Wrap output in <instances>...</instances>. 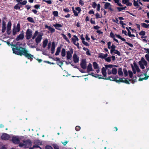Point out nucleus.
<instances>
[{
	"label": "nucleus",
	"mask_w": 149,
	"mask_h": 149,
	"mask_svg": "<svg viewBox=\"0 0 149 149\" xmlns=\"http://www.w3.org/2000/svg\"><path fill=\"white\" fill-rule=\"evenodd\" d=\"M122 3L127 6H131L132 5V3L130 2L129 0H123Z\"/></svg>",
	"instance_id": "nucleus-17"
},
{
	"label": "nucleus",
	"mask_w": 149,
	"mask_h": 149,
	"mask_svg": "<svg viewBox=\"0 0 149 149\" xmlns=\"http://www.w3.org/2000/svg\"><path fill=\"white\" fill-rule=\"evenodd\" d=\"M118 78V77H114L113 76H109L108 77H106L105 78L99 77V79H103L105 80H109L111 81H114L116 82V79H117V78Z\"/></svg>",
	"instance_id": "nucleus-10"
},
{
	"label": "nucleus",
	"mask_w": 149,
	"mask_h": 149,
	"mask_svg": "<svg viewBox=\"0 0 149 149\" xmlns=\"http://www.w3.org/2000/svg\"><path fill=\"white\" fill-rule=\"evenodd\" d=\"M54 26L56 29L60 31L61 30V29L59 28L62 27V25L61 24L56 23L54 25Z\"/></svg>",
	"instance_id": "nucleus-21"
},
{
	"label": "nucleus",
	"mask_w": 149,
	"mask_h": 149,
	"mask_svg": "<svg viewBox=\"0 0 149 149\" xmlns=\"http://www.w3.org/2000/svg\"><path fill=\"white\" fill-rule=\"evenodd\" d=\"M139 34L140 36H144L146 34V32L145 31L142 30L139 33Z\"/></svg>",
	"instance_id": "nucleus-41"
},
{
	"label": "nucleus",
	"mask_w": 149,
	"mask_h": 149,
	"mask_svg": "<svg viewBox=\"0 0 149 149\" xmlns=\"http://www.w3.org/2000/svg\"><path fill=\"white\" fill-rule=\"evenodd\" d=\"M113 52L114 54H116L118 56H120V52L117 50L115 49L114 50H113Z\"/></svg>",
	"instance_id": "nucleus-40"
},
{
	"label": "nucleus",
	"mask_w": 149,
	"mask_h": 149,
	"mask_svg": "<svg viewBox=\"0 0 149 149\" xmlns=\"http://www.w3.org/2000/svg\"><path fill=\"white\" fill-rule=\"evenodd\" d=\"M63 38L65 39L66 41L68 42V43H70V41L68 39L67 37V36L63 33H62L61 34Z\"/></svg>",
	"instance_id": "nucleus-31"
},
{
	"label": "nucleus",
	"mask_w": 149,
	"mask_h": 149,
	"mask_svg": "<svg viewBox=\"0 0 149 149\" xmlns=\"http://www.w3.org/2000/svg\"><path fill=\"white\" fill-rule=\"evenodd\" d=\"M103 3H105L104 5V8L105 9H108L110 6H111V4L108 2H103Z\"/></svg>",
	"instance_id": "nucleus-23"
},
{
	"label": "nucleus",
	"mask_w": 149,
	"mask_h": 149,
	"mask_svg": "<svg viewBox=\"0 0 149 149\" xmlns=\"http://www.w3.org/2000/svg\"><path fill=\"white\" fill-rule=\"evenodd\" d=\"M129 72V74L130 76V78H132L133 77V73L131 70H129L128 71Z\"/></svg>",
	"instance_id": "nucleus-48"
},
{
	"label": "nucleus",
	"mask_w": 149,
	"mask_h": 149,
	"mask_svg": "<svg viewBox=\"0 0 149 149\" xmlns=\"http://www.w3.org/2000/svg\"><path fill=\"white\" fill-rule=\"evenodd\" d=\"M104 54L103 53H100L99 54V58H101L104 59Z\"/></svg>",
	"instance_id": "nucleus-47"
},
{
	"label": "nucleus",
	"mask_w": 149,
	"mask_h": 149,
	"mask_svg": "<svg viewBox=\"0 0 149 149\" xmlns=\"http://www.w3.org/2000/svg\"><path fill=\"white\" fill-rule=\"evenodd\" d=\"M31 144V142L29 140H27L23 141V143H20L19 146L20 147H23L24 148H27L29 147Z\"/></svg>",
	"instance_id": "nucleus-3"
},
{
	"label": "nucleus",
	"mask_w": 149,
	"mask_h": 149,
	"mask_svg": "<svg viewBox=\"0 0 149 149\" xmlns=\"http://www.w3.org/2000/svg\"><path fill=\"white\" fill-rule=\"evenodd\" d=\"M10 140L15 144H18L22 141L23 137L22 136H12L10 137Z\"/></svg>",
	"instance_id": "nucleus-2"
},
{
	"label": "nucleus",
	"mask_w": 149,
	"mask_h": 149,
	"mask_svg": "<svg viewBox=\"0 0 149 149\" xmlns=\"http://www.w3.org/2000/svg\"><path fill=\"white\" fill-rule=\"evenodd\" d=\"M79 3L80 4L81 6H83L84 4V2L82 0H79Z\"/></svg>",
	"instance_id": "nucleus-54"
},
{
	"label": "nucleus",
	"mask_w": 149,
	"mask_h": 149,
	"mask_svg": "<svg viewBox=\"0 0 149 149\" xmlns=\"http://www.w3.org/2000/svg\"><path fill=\"white\" fill-rule=\"evenodd\" d=\"M123 78H120L119 79V80H117V79H116V82L117 83H119L120 82L123 83L124 80H123Z\"/></svg>",
	"instance_id": "nucleus-44"
},
{
	"label": "nucleus",
	"mask_w": 149,
	"mask_h": 149,
	"mask_svg": "<svg viewBox=\"0 0 149 149\" xmlns=\"http://www.w3.org/2000/svg\"><path fill=\"white\" fill-rule=\"evenodd\" d=\"M27 3V1H26L24 0L22 2L20 3L22 5H25Z\"/></svg>",
	"instance_id": "nucleus-61"
},
{
	"label": "nucleus",
	"mask_w": 149,
	"mask_h": 149,
	"mask_svg": "<svg viewBox=\"0 0 149 149\" xmlns=\"http://www.w3.org/2000/svg\"><path fill=\"white\" fill-rule=\"evenodd\" d=\"M76 10L78 11V13H79L81 11V10L80 8L79 7H78L75 8Z\"/></svg>",
	"instance_id": "nucleus-51"
},
{
	"label": "nucleus",
	"mask_w": 149,
	"mask_h": 149,
	"mask_svg": "<svg viewBox=\"0 0 149 149\" xmlns=\"http://www.w3.org/2000/svg\"><path fill=\"white\" fill-rule=\"evenodd\" d=\"M32 34V31L29 29H28L26 32V37L27 40H29L31 38Z\"/></svg>",
	"instance_id": "nucleus-9"
},
{
	"label": "nucleus",
	"mask_w": 149,
	"mask_h": 149,
	"mask_svg": "<svg viewBox=\"0 0 149 149\" xmlns=\"http://www.w3.org/2000/svg\"><path fill=\"white\" fill-rule=\"evenodd\" d=\"M63 63L62 61H60L58 63H57V65L60 66V67H61V66L63 65Z\"/></svg>",
	"instance_id": "nucleus-64"
},
{
	"label": "nucleus",
	"mask_w": 149,
	"mask_h": 149,
	"mask_svg": "<svg viewBox=\"0 0 149 149\" xmlns=\"http://www.w3.org/2000/svg\"><path fill=\"white\" fill-rule=\"evenodd\" d=\"M106 69V68H105L104 67H103L102 69V73L105 78L107 77V72Z\"/></svg>",
	"instance_id": "nucleus-24"
},
{
	"label": "nucleus",
	"mask_w": 149,
	"mask_h": 149,
	"mask_svg": "<svg viewBox=\"0 0 149 149\" xmlns=\"http://www.w3.org/2000/svg\"><path fill=\"white\" fill-rule=\"evenodd\" d=\"M105 66V68L106 69H107V74L108 75H110L111 74H112L111 71L110 70L108 69V68H112L113 67H118V66L116 65H112V64H109V65H104Z\"/></svg>",
	"instance_id": "nucleus-4"
},
{
	"label": "nucleus",
	"mask_w": 149,
	"mask_h": 149,
	"mask_svg": "<svg viewBox=\"0 0 149 149\" xmlns=\"http://www.w3.org/2000/svg\"><path fill=\"white\" fill-rule=\"evenodd\" d=\"M55 43L54 42H53L52 45V47L51 49V53L53 54L54 53L55 48Z\"/></svg>",
	"instance_id": "nucleus-19"
},
{
	"label": "nucleus",
	"mask_w": 149,
	"mask_h": 149,
	"mask_svg": "<svg viewBox=\"0 0 149 149\" xmlns=\"http://www.w3.org/2000/svg\"><path fill=\"white\" fill-rule=\"evenodd\" d=\"M82 43L83 44H84V45H85L86 46H89V44L88 43L85 41H82Z\"/></svg>",
	"instance_id": "nucleus-62"
},
{
	"label": "nucleus",
	"mask_w": 149,
	"mask_h": 149,
	"mask_svg": "<svg viewBox=\"0 0 149 149\" xmlns=\"http://www.w3.org/2000/svg\"><path fill=\"white\" fill-rule=\"evenodd\" d=\"M13 47H12V50L14 53L20 56L24 55L30 60L33 57V55L28 53L29 51L26 49L22 47H18L16 45H13Z\"/></svg>",
	"instance_id": "nucleus-1"
},
{
	"label": "nucleus",
	"mask_w": 149,
	"mask_h": 149,
	"mask_svg": "<svg viewBox=\"0 0 149 149\" xmlns=\"http://www.w3.org/2000/svg\"><path fill=\"white\" fill-rule=\"evenodd\" d=\"M6 30V23L4 21L2 22L1 31L2 33H4Z\"/></svg>",
	"instance_id": "nucleus-18"
},
{
	"label": "nucleus",
	"mask_w": 149,
	"mask_h": 149,
	"mask_svg": "<svg viewBox=\"0 0 149 149\" xmlns=\"http://www.w3.org/2000/svg\"><path fill=\"white\" fill-rule=\"evenodd\" d=\"M12 24L10 21L8 22L7 24L6 32L8 35H10L11 33V26Z\"/></svg>",
	"instance_id": "nucleus-11"
},
{
	"label": "nucleus",
	"mask_w": 149,
	"mask_h": 149,
	"mask_svg": "<svg viewBox=\"0 0 149 149\" xmlns=\"http://www.w3.org/2000/svg\"><path fill=\"white\" fill-rule=\"evenodd\" d=\"M81 127H80L79 126H77L75 128V129L76 131H79Z\"/></svg>",
	"instance_id": "nucleus-58"
},
{
	"label": "nucleus",
	"mask_w": 149,
	"mask_h": 149,
	"mask_svg": "<svg viewBox=\"0 0 149 149\" xmlns=\"http://www.w3.org/2000/svg\"><path fill=\"white\" fill-rule=\"evenodd\" d=\"M53 14L55 17L58 16V12L57 11H54L53 12Z\"/></svg>",
	"instance_id": "nucleus-46"
},
{
	"label": "nucleus",
	"mask_w": 149,
	"mask_h": 149,
	"mask_svg": "<svg viewBox=\"0 0 149 149\" xmlns=\"http://www.w3.org/2000/svg\"><path fill=\"white\" fill-rule=\"evenodd\" d=\"M145 56L146 60L148 61H149V54H146L145 55Z\"/></svg>",
	"instance_id": "nucleus-55"
},
{
	"label": "nucleus",
	"mask_w": 149,
	"mask_h": 149,
	"mask_svg": "<svg viewBox=\"0 0 149 149\" xmlns=\"http://www.w3.org/2000/svg\"><path fill=\"white\" fill-rule=\"evenodd\" d=\"M110 37L113 39L114 41H116V42L119 43V42L118 40L115 38V36L112 31H111L110 34Z\"/></svg>",
	"instance_id": "nucleus-20"
},
{
	"label": "nucleus",
	"mask_w": 149,
	"mask_h": 149,
	"mask_svg": "<svg viewBox=\"0 0 149 149\" xmlns=\"http://www.w3.org/2000/svg\"><path fill=\"white\" fill-rule=\"evenodd\" d=\"M95 18L97 19L101 18V17L100 16V14L98 13H97L95 14Z\"/></svg>",
	"instance_id": "nucleus-57"
},
{
	"label": "nucleus",
	"mask_w": 149,
	"mask_h": 149,
	"mask_svg": "<svg viewBox=\"0 0 149 149\" xmlns=\"http://www.w3.org/2000/svg\"><path fill=\"white\" fill-rule=\"evenodd\" d=\"M137 78L136 76H135L133 77V79H129V81H132V84H134L135 82L137 81L136 79Z\"/></svg>",
	"instance_id": "nucleus-33"
},
{
	"label": "nucleus",
	"mask_w": 149,
	"mask_h": 149,
	"mask_svg": "<svg viewBox=\"0 0 149 149\" xmlns=\"http://www.w3.org/2000/svg\"><path fill=\"white\" fill-rule=\"evenodd\" d=\"M63 11L65 13H68L70 12V10L68 8H63Z\"/></svg>",
	"instance_id": "nucleus-50"
},
{
	"label": "nucleus",
	"mask_w": 149,
	"mask_h": 149,
	"mask_svg": "<svg viewBox=\"0 0 149 149\" xmlns=\"http://www.w3.org/2000/svg\"><path fill=\"white\" fill-rule=\"evenodd\" d=\"M54 149H59V147L56 144H54L53 145Z\"/></svg>",
	"instance_id": "nucleus-59"
},
{
	"label": "nucleus",
	"mask_w": 149,
	"mask_h": 149,
	"mask_svg": "<svg viewBox=\"0 0 149 149\" xmlns=\"http://www.w3.org/2000/svg\"><path fill=\"white\" fill-rule=\"evenodd\" d=\"M73 61L74 63H77L79 62V58L77 56V55L75 53H74L73 54Z\"/></svg>",
	"instance_id": "nucleus-14"
},
{
	"label": "nucleus",
	"mask_w": 149,
	"mask_h": 149,
	"mask_svg": "<svg viewBox=\"0 0 149 149\" xmlns=\"http://www.w3.org/2000/svg\"><path fill=\"white\" fill-rule=\"evenodd\" d=\"M43 1L45 2H46L47 3L49 4H51L52 3V1L50 0H43Z\"/></svg>",
	"instance_id": "nucleus-53"
},
{
	"label": "nucleus",
	"mask_w": 149,
	"mask_h": 149,
	"mask_svg": "<svg viewBox=\"0 0 149 149\" xmlns=\"http://www.w3.org/2000/svg\"><path fill=\"white\" fill-rule=\"evenodd\" d=\"M141 26L146 28H148V24H147L145 23H141Z\"/></svg>",
	"instance_id": "nucleus-37"
},
{
	"label": "nucleus",
	"mask_w": 149,
	"mask_h": 149,
	"mask_svg": "<svg viewBox=\"0 0 149 149\" xmlns=\"http://www.w3.org/2000/svg\"><path fill=\"white\" fill-rule=\"evenodd\" d=\"M111 42L109 41L107 43L108 48L109 49H111L110 51V53L111 54H113V50L115 49L116 46L113 44L112 46H111Z\"/></svg>",
	"instance_id": "nucleus-8"
},
{
	"label": "nucleus",
	"mask_w": 149,
	"mask_h": 149,
	"mask_svg": "<svg viewBox=\"0 0 149 149\" xmlns=\"http://www.w3.org/2000/svg\"><path fill=\"white\" fill-rule=\"evenodd\" d=\"M97 6V4L95 2H93L92 4V7L94 8H96Z\"/></svg>",
	"instance_id": "nucleus-49"
},
{
	"label": "nucleus",
	"mask_w": 149,
	"mask_h": 149,
	"mask_svg": "<svg viewBox=\"0 0 149 149\" xmlns=\"http://www.w3.org/2000/svg\"><path fill=\"white\" fill-rule=\"evenodd\" d=\"M92 65L91 63H89L87 68V72H89L90 71H93Z\"/></svg>",
	"instance_id": "nucleus-22"
},
{
	"label": "nucleus",
	"mask_w": 149,
	"mask_h": 149,
	"mask_svg": "<svg viewBox=\"0 0 149 149\" xmlns=\"http://www.w3.org/2000/svg\"><path fill=\"white\" fill-rule=\"evenodd\" d=\"M100 4H98L97 5V10L98 11H99L100 10Z\"/></svg>",
	"instance_id": "nucleus-60"
},
{
	"label": "nucleus",
	"mask_w": 149,
	"mask_h": 149,
	"mask_svg": "<svg viewBox=\"0 0 149 149\" xmlns=\"http://www.w3.org/2000/svg\"><path fill=\"white\" fill-rule=\"evenodd\" d=\"M27 19L28 21L29 22H31L34 23L35 22L33 20V19L31 17H28L27 18Z\"/></svg>",
	"instance_id": "nucleus-38"
},
{
	"label": "nucleus",
	"mask_w": 149,
	"mask_h": 149,
	"mask_svg": "<svg viewBox=\"0 0 149 149\" xmlns=\"http://www.w3.org/2000/svg\"><path fill=\"white\" fill-rule=\"evenodd\" d=\"M73 52V49L72 48L70 49L69 51H68L66 52V58L67 60H68L71 59Z\"/></svg>",
	"instance_id": "nucleus-7"
},
{
	"label": "nucleus",
	"mask_w": 149,
	"mask_h": 149,
	"mask_svg": "<svg viewBox=\"0 0 149 149\" xmlns=\"http://www.w3.org/2000/svg\"><path fill=\"white\" fill-rule=\"evenodd\" d=\"M139 64L140 65V68L143 69L145 68V67L144 65L142 63V62L141 61H139Z\"/></svg>",
	"instance_id": "nucleus-36"
},
{
	"label": "nucleus",
	"mask_w": 149,
	"mask_h": 149,
	"mask_svg": "<svg viewBox=\"0 0 149 149\" xmlns=\"http://www.w3.org/2000/svg\"><path fill=\"white\" fill-rule=\"evenodd\" d=\"M123 71L124 74V75L125 77H126L128 75V72L126 68H124L123 69Z\"/></svg>",
	"instance_id": "nucleus-42"
},
{
	"label": "nucleus",
	"mask_w": 149,
	"mask_h": 149,
	"mask_svg": "<svg viewBox=\"0 0 149 149\" xmlns=\"http://www.w3.org/2000/svg\"><path fill=\"white\" fill-rule=\"evenodd\" d=\"M35 39V41L36 43H37V31H35V33L32 37V40Z\"/></svg>",
	"instance_id": "nucleus-25"
},
{
	"label": "nucleus",
	"mask_w": 149,
	"mask_h": 149,
	"mask_svg": "<svg viewBox=\"0 0 149 149\" xmlns=\"http://www.w3.org/2000/svg\"><path fill=\"white\" fill-rule=\"evenodd\" d=\"M134 65L135 67V68L136 70H137V72H139L140 71V69H139V67L135 63H134Z\"/></svg>",
	"instance_id": "nucleus-39"
},
{
	"label": "nucleus",
	"mask_w": 149,
	"mask_h": 149,
	"mask_svg": "<svg viewBox=\"0 0 149 149\" xmlns=\"http://www.w3.org/2000/svg\"><path fill=\"white\" fill-rule=\"evenodd\" d=\"M11 137V136H10L9 135L6 133L3 134L1 137L2 139L5 140H7L9 138L10 139Z\"/></svg>",
	"instance_id": "nucleus-13"
},
{
	"label": "nucleus",
	"mask_w": 149,
	"mask_h": 149,
	"mask_svg": "<svg viewBox=\"0 0 149 149\" xmlns=\"http://www.w3.org/2000/svg\"><path fill=\"white\" fill-rule=\"evenodd\" d=\"M15 9L16 10L19 9V10L20 8V7L19 4H17L14 7Z\"/></svg>",
	"instance_id": "nucleus-45"
},
{
	"label": "nucleus",
	"mask_w": 149,
	"mask_h": 149,
	"mask_svg": "<svg viewBox=\"0 0 149 149\" xmlns=\"http://www.w3.org/2000/svg\"><path fill=\"white\" fill-rule=\"evenodd\" d=\"M111 70L112 74L116 75L117 72V69L115 68H113Z\"/></svg>",
	"instance_id": "nucleus-32"
},
{
	"label": "nucleus",
	"mask_w": 149,
	"mask_h": 149,
	"mask_svg": "<svg viewBox=\"0 0 149 149\" xmlns=\"http://www.w3.org/2000/svg\"><path fill=\"white\" fill-rule=\"evenodd\" d=\"M117 9L118 12H120L122 10H123V7H117Z\"/></svg>",
	"instance_id": "nucleus-63"
},
{
	"label": "nucleus",
	"mask_w": 149,
	"mask_h": 149,
	"mask_svg": "<svg viewBox=\"0 0 149 149\" xmlns=\"http://www.w3.org/2000/svg\"><path fill=\"white\" fill-rule=\"evenodd\" d=\"M48 40L47 39H46L43 41L42 47L43 48H45L46 47L48 43Z\"/></svg>",
	"instance_id": "nucleus-27"
},
{
	"label": "nucleus",
	"mask_w": 149,
	"mask_h": 149,
	"mask_svg": "<svg viewBox=\"0 0 149 149\" xmlns=\"http://www.w3.org/2000/svg\"><path fill=\"white\" fill-rule=\"evenodd\" d=\"M118 74L119 76H123V75L122 69L121 68H120L118 69Z\"/></svg>",
	"instance_id": "nucleus-26"
},
{
	"label": "nucleus",
	"mask_w": 149,
	"mask_h": 149,
	"mask_svg": "<svg viewBox=\"0 0 149 149\" xmlns=\"http://www.w3.org/2000/svg\"><path fill=\"white\" fill-rule=\"evenodd\" d=\"M134 1V3L133 4L134 6L136 7L138 6H139V3L138 2V1H136L135 0H133Z\"/></svg>",
	"instance_id": "nucleus-43"
},
{
	"label": "nucleus",
	"mask_w": 149,
	"mask_h": 149,
	"mask_svg": "<svg viewBox=\"0 0 149 149\" xmlns=\"http://www.w3.org/2000/svg\"><path fill=\"white\" fill-rule=\"evenodd\" d=\"M111 57H108L107 58H106L105 59L106 61H107L108 62H110L111 61Z\"/></svg>",
	"instance_id": "nucleus-52"
},
{
	"label": "nucleus",
	"mask_w": 149,
	"mask_h": 149,
	"mask_svg": "<svg viewBox=\"0 0 149 149\" xmlns=\"http://www.w3.org/2000/svg\"><path fill=\"white\" fill-rule=\"evenodd\" d=\"M45 149H53V148L51 146L47 145L45 146Z\"/></svg>",
	"instance_id": "nucleus-56"
},
{
	"label": "nucleus",
	"mask_w": 149,
	"mask_h": 149,
	"mask_svg": "<svg viewBox=\"0 0 149 149\" xmlns=\"http://www.w3.org/2000/svg\"><path fill=\"white\" fill-rule=\"evenodd\" d=\"M61 55L62 57H65L66 55V51L65 49L62 48L61 50Z\"/></svg>",
	"instance_id": "nucleus-30"
},
{
	"label": "nucleus",
	"mask_w": 149,
	"mask_h": 149,
	"mask_svg": "<svg viewBox=\"0 0 149 149\" xmlns=\"http://www.w3.org/2000/svg\"><path fill=\"white\" fill-rule=\"evenodd\" d=\"M81 67L83 69L86 68V59H83L81 61L80 64Z\"/></svg>",
	"instance_id": "nucleus-12"
},
{
	"label": "nucleus",
	"mask_w": 149,
	"mask_h": 149,
	"mask_svg": "<svg viewBox=\"0 0 149 149\" xmlns=\"http://www.w3.org/2000/svg\"><path fill=\"white\" fill-rule=\"evenodd\" d=\"M43 34H39L38 32V43L40 42L41 41L42 39V36H43Z\"/></svg>",
	"instance_id": "nucleus-28"
},
{
	"label": "nucleus",
	"mask_w": 149,
	"mask_h": 149,
	"mask_svg": "<svg viewBox=\"0 0 149 149\" xmlns=\"http://www.w3.org/2000/svg\"><path fill=\"white\" fill-rule=\"evenodd\" d=\"M89 75H91L93 76V77L96 78H97V77H98V76H101V75H99L96 74H94L93 72H91L90 73H89Z\"/></svg>",
	"instance_id": "nucleus-34"
},
{
	"label": "nucleus",
	"mask_w": 149,
	"mask_h": 149,
	"mask_svg": "<svg viewBox=\"0 0 149 149\" xmlns=\"http://www.w3.org/2000/svg\"><path fill=\"white\" fill-rule=\"evenodd\" d=\"M115 35L118 38L120 39V40H121L122 41H123L125 42V43L126 44L128 45L129 46H130L132 48L134 47V46L132 44V43L128 42H125V41H126L125 39L124 38L122 37L119 35L116 34H115Z\"/></svg>",
	"instance_id": "nucleus-5"
},
{
	"label": "nucleus",
	"mask_w": 149,
	"mask_h": 149,
	"mask_svg": "<svg viewBox=\"0 0 149 149\" xmlns=\"http://www.w3.org/2000/svg\"><path fill=\"white\" fill-rule=\"evenodd\" d=\"M24 33L22 32L21 34L17 36L16 38V40L17 41L22 40L24 38Z\"/></svg>",
	"instance_id": "nucleus-15"
},
{
	"label": "nucleus",
	"mask_w": 149,
	"mask_h": 149,
	"mask_svg": "<svg viewBox=\"0 0 149 149\" xmlns=\"http://www.w3.org/2000/svg\"><path fill=\"white\" fill-rule=\"evenodd\" d=\"M61 47V46L58 47L56 49V51L55 54L56 56H58L59 55V53L60 52Z\"/></svg>",
	"instance_id": "nucleus-29"
},
{
	"label": "nucleus",
	"mask_w": 149,
	"mask_h": 149,
	"mask_svg": "<svg viewBox=\"0 0 149 149\" xmlns=\"http://www.w3.org/2000/svg\"><path fill=\"white\" fill-rule=\"evenodd\" d=\"M93 66L94 69H96L98 68V65L96 62H94L93 63Z\"/></svg>",
	"instance_id": "nucleus-35"
},
{
	"label": "nucleus",
	"mask_w": 149,
	"mask_h": 149,
	"mask_svg": "<svg viewBox=\"0 0 149 149\" xmlns=\"http://www.w3.org/2000/svg\"><path fill=\"white\" fill-rule=\"evenodd\" d=\"M45 27L46 29H48V30L51 33H53L55 32V29L53 28L52 27L50 26H49L47 25H45Z\"/></svg>",
	"instance_id": "nucleus-16"
},
{
	"label": "nucleus",
	"mask_w": 149,
	"mask_h": 149,
	"mask_svg": "<svg viewBox=\"0 0 149 149\" xmlns=\"http://www.w3.org/2000/svg\"><path fill=\"white\" fill-rule=\"evenodd\" d=\"M20 26L19 23H18L16 27H14L13 30V34L15 35L17 33L20 31Z\"/></svg>",
	"instance_id": "nucleus-6"
}]
</instances>
